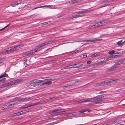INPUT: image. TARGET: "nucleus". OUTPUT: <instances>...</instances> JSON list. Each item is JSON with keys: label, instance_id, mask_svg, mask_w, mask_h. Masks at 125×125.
<instances>
[{"label": "nucleus", "instance_id": "3c124183", "mask_svg": "<svg viewBox=\"0 0 125 125\" xmlns=\"http://www.w3.org/2000/svg\"><path fill=\"white\" fill-rule=\"evenodd\" d=\"M105 92V91H101V92H100L99 93H104Z\"/></svg>", "mask_w": 125, "mask_h": 125}, {"label": "nucleus", "instance_id": "20e7f679", "mask_svg": "<svg viewBox=\"0 0 125 125\" xmlns=\"http://www.w3.org/2000/svg\"><path fill=\"white\" fill-rule=\"evenodd\" d=\"M98 27H99L98 22H96L93 23L92 25L89 26L88 27L89 29H91Z\"/></svg>", "mask_w": 125, "mask_h": 125}, {"label": "nucleus", "instance_id": "ea45409f", "mask_svg": "<svg viewBox=\"0 0 125 125\" xmlns=\"http://www.w3.org/2000/svg\"><path fill=\"white\" fill-rule=\"evenodd\" d=\"M100 98V97L99 96H96L94 98V99H98Z\"/></svg>", "mask_w": 125, "mask_h": 125}, {"label": "nucleus", "instance_id": "7ed1b4c3", "mask_svg": "<svg viewBox=\"0 0 125 125\" xmlns=\"http://www.w3.org/2000/svg\"><path fill=\"white\" fill-rule=\"evenodd\" d=\"M98 23L99 27L105 26L108 24V22L106 21H103L98 22Z\"/></svg>", "mask_w": 125, "mask_h": 125}, {"label": "nucleus", "instance_id": "680f3d73", "mask_svg": "<svg viewBox=\"0 0 125 125\" xmlns=\"http://www.w3.org/2000/svg\"><path fill=\"white\" fill-rule=\"evenodd\" d=\"M123 62H124L125 61V59L123 60Z\"/></svg>", "mask_w": 125, "mask_h": 125}, {"label": "nucleus", "instance_id": "7c9ffc66", "mask_svg": "<svg viewBox=\"0 0 125 125\" xmlns=\"http://www.w3.org/2000/svg\"><path fill=\"white\" fill-rule=\"evenodd\" d=\"M45 84L49 85L52 83V82L51 81H49L46 82H45Z\"/></svg>", "mask_w": 125, "mask_h": 125}, {"label": "nucleus", "instance_id": "f257e3e1", "mask_svg": "<svg viewBox=\"0 0 125 125\" xmlns=\"http://www.w3.org/2000/svg\"><path fill=\"white\" fill-rule=\"evenodd\" d=\"M23 46V44H21L18 46H12L1 51L0 53L1 54L9 53L11 52L18 50L21 49Z\"/></svg>", "mask_w": 125, "mask_h": 125}, {"label": "nucleus", "instance_id": "a211bd4d", "mask_svg": "<svg viewBox=\"0 0 125 125\" xmlns=\"http://www.w3.org/2000/svg\"><path fill=\"white\" fill-rule=\"evenodd\" d=\"M55 41L54 40H52L47 42L45 43L46 45H47L53 43Z\"/></svg>", "mask_w": 125, "mask_h": 125}, {"label": "nucleus", "instance_id": "de8ad7c7", "mask_svg": "<svg viewBox=\"0 0 125 125\" xmlns=\"http://www.w3.org/2000/svg\"><path fill=\"white\" fill-rule=\"evenodd\" d=\"M91 62L90 61H89L87 62V64H90Z\"/></svg>", "mask_w": 125, "mask_h": 125}, {"label": "nucleus", "instance_id": "9d476101", "mask_svg": "<svg viewBox=\"0 0 125 125\" xmlns=\"http://www.w3.org/2000/svg\"><path fill=\"white\" fill-rule=\"evenodd\" d=\"M123 62H124L123 61V60H121L116 63L115 65L116 66L117 65L121 64Z\"/></svg>", "mask_w": 125, "mask_h": 125}, {"label": "nucleus", "instance_id": "864d4df0", "mask_svg": "<svg viewBox=\"0 0 125 125\" xmlns=\"http://www.w3.org/2000/svg\"><path fill=\"white\" fill-rule=\"evenodd\" d=\"M47 24H48L47 22H45V23H43V24L44 25H45Z\"/></svg>", "mask_w": 125, "mask_h": 125}, {"label": "nucleus", "instance_id": "1a4fd4ad", "mask_svg": "<svg viewBox=\"0 0 125 125\" xmlns=\"http://www.w3.org/2000/svg\"><path fill=\"white\" fill-rule=\"evenodd\" d=\"M88 111L89 112H91V111L90 109L87 108L85 109H83L82 110H80L79 111V112L81 113H84L85 112Z\"/></svg>", "mask_w": 125, "mask_h": 125}, {"label": "nucleus", "instance_id": "4be33fe9", "mask_svg": "<svg viewBox=\"0 0 125 125\" xmlns=\"http://www.w3.org/2000/svg\"><path fill=\"white\" fill-rule=\"evenodd\" d=\"M102 100H98L94 102H93L91 103V104H97L98 103H99L101 102Z\"/></svg>", "mask_w": 125, "mask_h": 125}, {"label": "nucleus", "instance_id": "5fc2aeb1", "mask_svg": "<svg viewBox=\"0 0 125 125\" xmlns=\"http://www.w3.org/2000/svg\"><path fill=\"white\" fill-rule=\"evenodd\" d=\"M86 42H89V40H86Z\"/></svg>", "mask_w": 125, "mask_h": 125}, {"label": "nucleus", "instance_id": "6ab92c4d", "mask_svg": "<svg viewBox=\"0 0 125 125\" xmlns=\"http://www.w3.org/2000/svg\"><path fill=\"white\" fill-rule=\"evenodd\" d=\"M18 1L14 2L12 3L11 4V5L12 7H14L16 5H18L19 3H18Z\"/></svg>", "mask_w": 125, "mask_h": 125}, {"label": "nucleus", "instance_id": "cd10ccee", "mask_svg": "<svg viewBox=\"0 0 125 125\" xmlns=\"http://www.w3.org/2000/svg\"><path fill=\"white\" fill-rule=\"evenodd\" d=\"M19 80H16L14 81V82H10V83H11V85H12L14 84L15 83H16L17 82H18Z\"/></svg>", "mask_w": 125, "mask_h": 125}, {"label": "nucleus", "instance_id": "a19ab883", "mask_svg": "<svg viewBox=\"0 0 125 125\" xmlns=\"http://www.w3.org/2000/svg\"><path fill=\"white\" fill-rule=\"evenodd\" d=\"M35 104H30L29 105V107H30L31 106H34V105H35Z\"/></svg>", "mask_w": 125, "mask_h": 125}, {"label": "nucleus", "instance_id": "4d7b16f0", "mask_svg": "<svg viewBox=\"0 0 125 125\" xmlns=\"http://www.w3.org/2000/svg\"><path fill=\"white\" fill-rule=\"evenodd\" d=\"M29 105H27V106H25V108H28V107H29Z\"/></svg>", "mask_w": 125, "mask_h": 125}, {"label": "nucleus", "instance_id": "c9c22d12", "mask_svg": "<svg viewBox=\"0 0 125 125\" xmlns=\"http://www.w3.org/2000/svg\"><path fill=\"white\" fill-rule=\"evenodd\" d=\"M10 23L8 25H7L6 26H5V27H4L3 28L0 29V31H2V30H3L5 29L7 27H8L10 25Z\"/></svg>", "mask_w": 125, "mask_h": 125}, {"label": "nucleus", "instance_id": "f3484780", "mask_svg": "<svg viewBox=\"0 0 125 125\" xmlns=\"http://www.w3.org/2000/svg\"><path fill=\"white\" fill-rule=\"evenodd\" d=\"M89 12L88 10H83L82 11H79L77 12V14H81L83 13H85Z\"/></svg>", "mask_w": 125, "mask_h": 125}, {"label": "nucleus", "instance_id": "4c0bfd02", "mask_svg": "<svg viewBox=\"0 0 125 125\" xmlns=\"http://www.w3.org/2000/svg\"><path fill=\"white\" fill-rule=\"evenodd\" d=\"M82 0H74L75 3H79Z\"/></svg>", "mask_w": 125, "mask_h": 125}, {"label": "nucleus", "instance_id": "473e14b6", "mask_svg": "<svg viewBox=\"0 0 125 125\" xmlns=\"http://www.w3.org/2000/svg\"><path fill=\"white\" fill-rule=\"evenodd\" d=\"M85 15H77L75 16V18H76L79 17H82L84 16Z\"/></svg>", "mask_w": 125, "mask_h": 125}, {"label": "nucleus", "instance_id": "37998d69", "mask_svg": "<svg viewBox=\"0 0 125 125\" xmlns=\"http://www.w3.org/2000/svg\"><path fill=\"white\" fill-rule=\"evenodd\" d=\"M77 82L75 81V82H72L71 83V84L72 85H73V84H74L75 83H76V82Z\"/></svg>", "mask_w": 125, "mask_h": 125}, {"label": "nucleus", "instance_id": "c85d7f7f", "mask_svg": "<svg viewBox=\"0 0 125 125\" xmlns=\"http://www.w3.org/2000/svg\"><path fill=\"white\" fill-rule=\"evenodd\" d=\"M15 105V104H12L10 105H8V107L9 108H12L14 107V105Z\"/></svg>", "mask_w": 125, "mask_h": 125}, {"label": "nucleus", "instance_id": "13d9d810", "mask_svg": "<svg viewBox=\"0 0 125 125\" xmlns=\"http://www.w3.org/2000/svg\"><path fill=\"white\" fill-rule=\"evenodd\" d=\"M82 41L86 42V40H82Z\"/></svg>", "mask_w": 125, "mask_h": 125}, {"label": "nucleus", "instance_id": "dca6fc26", "mask_svg": "<svg viewBox=\"0 0 125 125\" xmlns=\"http://www.w3.org/2000/svg\"><path fill=\"white\" fill-rule=\"evenodd\" d=\"M105 82H102L100 83H98L96 85V86H100L103 85L105 84Z\"/></svg>", "mask_w": 125, "mask_h": 125}, {"label": "nucleus", "instance_id": "774afa93", "mask_svg": "<svg viewBox=\"0 0 125 125\" xmlns=\"http://www.w3.org/2000/svg\"><path fill=\"white\" fill-rule=\"evenodd\" d=\"M96 125V124H94V125Z\"/></svg>", "mask_w": 125, "mask_h": 125}, {"label": "nucleus", "instance_id": "f8f14e48", "mask_svg": "<svg viewBox=\"0 0 125 125\" xmlns=\"http://www.w3.org/2000/svg\"><path fill=\"white\" fill-rule=\"evenodd\" d=\"M102 40V39H89V42L98 41L101 40Z\"/></svg>", "mask_w": 125, "mask_h": 125}, {"label": "nucleus", "instance_id": "603ef678", "mask_svg": "<svg viewBox=\"0 0 125 125\" xmlns=\"http://www.w3.org/2000/svg\"><path fill=\"white\" fill-rule=\"evenodd\" d=\"M25 108H26L25 107L23 106L21 107V109H23Z\"/></svg>", "mask_w": 125, "mask_h": 125}, {"label": "nucleus", "instance_id": "2f4dec72", "mask_svg": "<svg viewBox=\"0 0 125 125\" xmlns=\"http://www.w3.org/2000/svg\"><path fill=\"white\" fill-rule=\"evenodd\" d=\"M70 66H66L65 67H64L63 68L61 69V70H62L64 69H68L70 68Z\"/></svg>", "mask_w": 125, "mask_h": 125}, {"label": "nucleus", "instance_id": "e433bc0d", "mask_svg": "<svg viewBox=\"0 0 125 125\" xmlns=\"http://www.w3.org/2000/svg\"><path fill=\"white\" fill-rule=\"evenodd\" d=\"M10 23L8 25H7L6 26H5V27H4L3 28L0 29V31H2V30H3L5 29L7 27H8L10 25Z\"/></svg>", "mask_w": 125, "mask_h": 125}, {"label": "nucleus", "instance_id": "c03bdc74", "mask_svg": "<svg viewBox=\"0 0 125 125\" xmlns=\"http://www.w3.org/2000/svg\"><path fill=\"white\" fill-rule=\"evenodd\" d=\"M75 18V16H72V17H71L69 19H73Z\"/></svg>", "mask_w": 125, "mask_h": 125}, {"label": "nucleus", "instance_id": "9b49d317", "mask_svg": "<svg viewBox=\"0 0 125 125\" xmlns=\"http://www.w3.org/2000/svg\"><path fill=\"white\" fill-rule=\"evenodd\" d=\"M46 45V43L45 42L38 45V46L36 47H38V48H39V49H40V48H41V47Z\"/></svg>", "mask_w": 125, "mask_h": 125}, {"label": "nucleus", "instance_id": "e2e57ef3", "mask_svg": "<svg viewBox=\"0 0 125 125\" xmlns=\"http://www.w3.org/2000/svg\"><path fill=\"white\" fill-rule=\"evenodd\" d=\"M125 42V41H124L123 42H122L123 44V43H124Z\"/></svg>", "mask_w": 125, "mask_h": 125}, {"label": "nucleus", "instance_id": "39448f33", "mask_svg": "<svg viewBox=\"0 0 125 125\" xmlns=\"http://www.w3.org/2000/svg\"><path fill=\"white\" fill-rule=\"evenodd\" d=\"M98 61L99 63H101L107 61V59L106 60V58H103L99 60Z\"/></svg>", "mask_w": 125, "mask_h": 125}, {"label": "nucleus", "instance_id": "ddd939ff", "mask_svg": "<svg viewBox=\"0 0 125 125\" xmlns=\"http://www.w3.org/2000/svg\"><path fill=\"white\" fill-rule=\"evenodd\" d=\"M117 68V67L116 65H115V64L114 66H112L110 69H109L108 70V71H113L115 70Z\"/></svg>", "mask_w": 125, "mask_h": 125}, {"label": "nucleus", "instance_id": "aec40b11", "mask_svg": "<svg viewBox=\"0 0 125 125\" xmlns=\"http://www.w3.org/2000/svg\"><path fill=\"white\" fill-rule=\"evenodd\" d=\"M116 52L114 50L110 51L108 52V54L110 55H112L115 53H115Z\"/></svg>", "mask_w": 125, "mask_h": 125}, {"label": "nucleus", "instance_id": "f03ea898", "mask_svg": "<svg viewBox=\"0 0 125 125\" xmlns=\"http://www.w3.org/2000/svg\"><path fill=\"white\" fill-rule=\"evenodd\" d=\"M37 48L34 50L28 52V53H26V55H30L34 54L35 52L40 51L41 49L38 48V47H36Z\"/></svg>", "mask_w": 125, "mask_h": 125}, {"label": "nucleus", "instance_id": "49530a36", "mask_svg": "<svg viewBox=\"0 0 125 125\" xmlns=\"http://www.w3.org/2000/svg\"><path fill=\"white\" fill-rule=\"evenodd\" d=\"M44 84H45V82H44V83H41V84L40 85V86H42V85H43Z\"/></svg>", "mask_w": 125, "mask_h": 125}, {"label": "nucleus", "instance_id": "6e6d98bb", "mask_svg": "<svg viewBox=\"0 0 125 125\" xmlns=\"http://www.w3.org/2000/svg\"><path fill=\"white\" fill-rule=\"evenodd\" d=\"M4 107H2V108L1 109V110H3V109H4Z\"/></svg>", "mask_w": 125, "mask_h": 125}, {"label": "nucleus", "instance_id": "b1692460", "mask_svg": "<svg viewBox=\"0 0 125 125\" xmlns=\"http://www.w3.org/2000/svg\"><path fill=\"white\" fill-rule=\"evenodd\" d=\"M52 6L51 5H44V6H40V7H37L35 8H34L33 9V10H34V9H37V8H42V7H51Z\"/></svg>", "mask_w": 125, "mask_h": 125}, {"label": "nucleus", "instance_id": "09e8293b", "mask_svg": "<svg viewBox=\"0 0 125 125\" xmlns=\"http://www.w3.org/2000/svg\"><path fill=\"white\" fill-rule=\"evenodd\" d=\"M4 109H7L8 107V106L6 105L5 106H4Z\"/></svg>", "mask_w": 125, "mask_h": 125}, {"label": "nucleus", "instance_id": "a878e982", "mask_svg": "<svg viewBox=\"0 0 125 125\" xmlns=\"http://www.w3.org/2000/svg\"><path fill=\"white\" fill-rule=\"evenodd\" d=\"M30 99V97H26L20 99V101H21L28 100Z\"/></svg>", "mask_w": 125, "mask_h": 125}, {"label": "nucleus", "instance_id": "a18cd8bd", "mask_svg": "<svg viewBox=\"0 0 125 125\" xmlns=\"http://www.w3.org/2000/svg\"><path fill=\"white\" fill-rule=\"evenodd\" d=\"M28 53V52L24 53V54H23V56H27V55H26V53Z\"/></svg>", "mask_w": 125, "mask_h": 125}, {"label": "nucleus", "instance_id": "72a5a7b5", "mask_svg": "<svg viewBox=\"0 0 125 125\" xmlns=\"http://www.w3.org/2000/svg\"><path fill=\"white\" fill-rule=\"evenodd\" d=\"M69 3L70 4L75 3L74 0L71 1L69 2Z\"/></svg>", "mask_w": 125, "mask_h": 125}, {"label": "nucleus", "instance_id": "052dcab7", "mask_svg": "<svg viewBox=\"0 0 125 125\" xmlns=\"http://www.w3.org/2000/svg\"><path fill=\"white\" fill-rule=\"evenodd\" d=\"M117 81V80H113V81H110L109 82H111V81Z\"/></svg>", "mask_w": 125, "mask_h": 125}, {"label": "nucleus", "instance_id": "c756f323", "mask_svg": "<svg viewBox=\"0 0 125 125\" xmlns=\"http://www.w3.org/2000/svg\"><path fill=\"white\" fill-rule=\"evenodd\" d=\"M6 80V78H2L0 80V83H4Z\"/></svg>", "mask_w": 125, "mask_h": 125}, {"label": "nucleus", "instance_id": "393cba45", "mask_svg": "<svg viewBox=\"0 0 125 125\" xmlns=\"http://www.w3.org/2000/svg\"><path fill=\"white\" fill-rule=\"evenodd\" d=\"M8 76V75H7V74H6V73H5L0 76V79L2 78L7 77Z\"/></svg>", "mask_w": 125, "mask_h": 125}, {"label": "nucleus", "instance_id": "423d86ee", "mask_svg": "<svg viewBox=\"0 0 125 125\" xmlns=\"http://www.w3.org/2000/svg\"><path fill=\"white\" fill-rule=\"evenodd\" d=\"M82 65V64H81V65H79L78 64L73 65H70V68H79Z\"/></svg>", "mask_w": 125, "mask_h": 125}, {"label": "nucleus", "instance_id": "69168bd1", "mask_svg": "<svg viewBox=\"0 0 125 125\" xmlns=\"http://www.w3.org/2000/svg\"><path fill=\"white\" fill-rule=\"evenodd\" d=\"M123 65H125V63H124L123 64Z\"/></svg>", "mask_w": 125, "mask_h": 125}, {"label": "nucleus", "instance_id": "58836bf2", "mask_svg": "<svg viewBox=\"0 0 125 125\" xmlns=\"http://www.w3.org/2000/svg\"><path fill=\"white\" fill-rule=\"evenodd\" d=\"M37 83H42L44 81V80H37Z\"/></svg>", "mask_w": 125, "mask_h": 125}, {"label": "nucleus", "instance_id": "6e6552de", "mask_svg": "<svg viewBox=\"0 0 125 125\" xmlns=\"http://www.w3.org/2000/svg\"><path fill=\"white\" fill-rule=\"evenodd\" d=\"M23 112H22L21 113L20 112H18L16 113L12 114L11 115L12 116H18L23 114Z\"/></svg>", "mask_w": 125, "mask_h": 125}, {"label": "nucleus", "instance_id": "4468645a", "mask_svg": "<svg viewBox=\"0 0 125 125\" xmlns=\"http://www.w3.org/2000/svg\"><path fill=\"white\" fill-rule=\"evenodd\" d=\"M91 100L90 99H86L83 100H81L79 101L78 102L79 103H82L83 102H86L89 101H90Z\"/></svg>", "mask_w": 125, "mask_h": 125}, {"label": "nucleus", "instance_id": "2eb2a0df", "mask_svg": "<svg viewBox=\"0 0 125 125\" xmlns=\"http://www.w3.org/2000/svg\"><path fill=\"white\" fill-rule=\"evenodd\" d=\"M100 53L99 52H96L92 54L91 55V57H93L97 56L99 55Z\"/></svg>", "mask_w": 125, "mask_h": 125}, {"label": "nucleus", "instance_id": "79ce46f5", "mask_svg": "<svg viewBox=\"0 0 125 125\" xmlns=\"http://www.w3.org/2000/svg\"><path fill=\"white\" fill-rule=\"evenodd\" d=\"M87 54L86 53H85L83 54V57L84 58H85L87 57Z\"/></svg>", "mask_w": 125, "mask_h": 125}, {"label": "nucleus", "instance_id": "bf43d9fd", "mask_svg": "<svg viewBox=\"0 0 125 125\" xmlns=\"http://www.w3.org/2000/svg\"><path fill=\"white\" fill-rule=\"evenodd\" d=\"M49 80V79H44V80H44V81H46V80Z\"/></svg>", "mask_w": 125, "mask_h": 125}, {"label": "nucleus", "instance_id": "0eeeda50", "mask_svg": "<svg viewBox=\"0 0 125 125\" xmlns=\"http://www.w3.org/2000/svg\"><path fill=\"white\" fill-rule=\"evenodd\" d=\"M116 56V55H113L108 58H106V60L107 59V61L113 59L114 58H115Z\"/></svg>", "mask_w": 125, "mask_h": 125}, {"label": "nucleus", "instance_id": "412c9836", "mask_svg": "<svg viewBox=\"0 0 125 125\" xmlns=\"http://www.w3.org/2000/svg\"><path fill=\"white\" fill-rule=\"evenodd\" d=\"M122 42L123 40H121L118 41L117 43V45L119 46H121L123 44Z\"/></svg>", "mask_w": 125, "mask_h": 125}, {"label": "nucleus", "instance_id": "338daca9", "mask_svg": "<svg viewBox=\"0 0 125 125\" xmlns=\"http://www.w3.org/2000/svg\"><path fill=\"white\" fill-rule=\"evenodd\" d=\"M38 85H35L34 86H38Z\"/></svg>", "mask_w": 125, "mask_h": 125}, {"label": "nucleus", "instance_id": "5701e85b", "mask_svg": "<svg viewBox=\"0 0 125 125\" xmlns=\"http://www.w3.org/2000/svg\"><path fill=\"white\" fill-rule=\"evenodd\" d=\"M37 80H36V79H34L32 80L30 82V83L32 84L33 83H37Z\"/></svg>", "mask_w": 125, "mask_h": 125}, {"label": "nucleus", "instance_id": "0e129e2a", "mask_svg": "<svg viewBox=\"0 0 125 125\" xmlns=\"http://www.w3.org/2000/svg\"><path fill=\"white\" fill-rule=\"evenodd\" d=\"M102 6V7H105V6Z\"/></svg>", "mask_w": 125, "mask_h": 125}, {"label": "nucleus", "instance_id": "8fccbe9b", "mask_svg": "<svg viewBox=\"0 0 125 125\" xmlns=\"http://www.w3.org/2000/svg\"><path fill=\"white\" fill-rule=\"evenodd\" d=\"M3 62V60L2 59L0 60V63H2Z\"/></svg>", "mask_w": 125, "mask_h": 125}, {"label": "nucleus", "instance_id": "f704fd0d", "mask_svg": "<svg viewBox=\"0 0 125 125\" xmlns=\"http://www.w3.org/2000/svg\"><path fill=\"white\" fill-rule=\"evenodd\" d=\"M58 111V109L53 110H51V113H52L56 112V111Z\"/></svg>", "mask_w": 125, "mask_h": 125}, {"label": "nucleus", "instance_id": "bb28decb", "mask_svg": "<svg viewBox=\"0 0 125 125\" xmlns=\"http://www.w3.org/2000/svg\"><path fill=\"white\" fill-rule=\"evenodd\" d=\"M80 52L79 51V50L77 49L75 50L74 51H73L72 52H71V53L72 54H73L74 53L78 52Z\"/></svg>", "mask_w": 125, "mask_h": 125}]
</instances>
